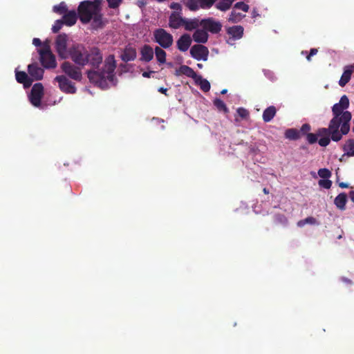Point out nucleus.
Here are the masks:
<instances>
[{"label":"nucleus","instance_id":"40","mask_svg":"<svg viewBox=\"0 0 354 354\" xmlns=\"http://www.w3.org/2000/svg\"><path fill=\"white\" fill-rule=\"evenodd\" d=\"M63 24H64L62 21V20H60V19L56 20L52 27L53 32H54V33L58 32L60 30V29L62 28Z\"/></svg>","mask_w":354,"mask_h":354},{"label":"nucleus","instance_id":"35","mask_svg":"<svg viewBox=\"0 0 354 354\" xmlns=\"http://www.w3.org/2000/svg\"><path fill=\"white\" fill-rule=\"evenodd\" d=\"M244 17L239 12H236L235 10H232L229 17V21L232 23H237L241 20V19Z\"/></svg>","mask_w":354,"mask_h":354},{"label":"nucleus","instance_id":"2","mask_svg":"<svg viewBox=\"0 0 354 354\" xmlns=\"http://www.w3.org/2000/svg\"><path fill=\"white\" fill-rule=\"evenodd\" d=\"M102 0L84 1L78 8V16L83 24H88L93 20V26L95 28L103 26L102 14L101 13V3Z\"/></svg>","mask_w":354,"mask_h":354},{"label":"nucleus","instance_id":"33","mask_svg":"<svg viewBox=\"0 0 354 354\" xmlns=\"http://www.w3.org/2000/svg\"><path fill=\"white\" fill-rule=\"evenodd\" d=\"M53 12L59 14L64 15L67 12L68 8L64 2H61L59 4L54 6L53 8Z\"/></svg>","mask_w":354,"mask_h":354},{"label":"nucleus","instance_id":"30","mask_svg":"<svg viewBox=\"0 0 354 354\" xmlns=\"http://www.w3.org/2000/svg\"><path fill=\"white\" fill-rule=\"evenodd\" d=\"M235 0H221L216 4V8L221 11H226L230 8Z\"/></svg>","mask_w":354,"mask_h":354},{"label":"nucleus","instance_id":"54","mask_svg":"<svg viewBox=\"0 0 354 354\" xmlns=\"http://www.w3.org/2000/svg\"><path fill=\"white\" fill-rule=\"evenodd\" d=\"M158 91L161 93H163L165 94V95H167V88H163V87H160L158 88Z\"/></svg>","mask_w":354,"mask_h":354},{"label":"nucleus","instance_id":"1","mask_svg":"<svg viewBox=\"0 0 354 354\" xmlns=\"http://www.w3.org/2000/svg\"><path fill=\"white\" fill-rule=\"evenodd\" d=\"M68 57L80 67L89 64L93 69L87 71V77L91 83L101 88L108 87L107 81L112 82L114 80L116 62L113 55L106 57L100 69L103 57L98 48L93 47L88 50L82 44H73L68 48Z\"/></svg>","mask_w":354,"mask_h":354},{"label":"nucleus","instance_id":"60","mask_svg":"<svg viewBox=\"0 0 354 354\" xmlns=\"http://www.w3.org/2000/svg\"><path fill=\"white\" fill-rule=\"evenodd\" d=\"M353 127L352 130H353V132L354 133V119H353Z\"/></svg>","mask_w":354,"mask_h":354},{"label":"nucleus","instance_id":"18","mask_svg":"<svg viewBox=\"0 0 354 354\" xmlns=\"http://www.w3.org/2000/svg\"><path fill=\"white\" fill-rule=\"evenodd\" d=\"M175 75L180 76L184 75L188 77L192 78L194 80H196L198 75L189 66L182 65L175 71Z\"/></svg>","mask_w":354,"mask_h":354},{"label":"nucleus","instance_id":"49","mask_svg":"<svg viewBox=\"0 0 354 354\" xmlns=\"http://www.w3.org/2000/svg\"><path fill=\"white\" fill-rule=\"evenodd\" d=\"M32 44L35 46H41V40L39 38H34L33 40H32Z\"/></svg>","mask_w":354,"mask_h":354},{"label":"nucleus","instance_id":"38","mask_svg":"<svg viewBox=\"0 0 354 354\" xmlns=\"http://www.w3.org/2000/svg\"><path fill=\"white\" fill-rule=\"evenodd\" d=\"M318 175L322 178L326 179L329 178L331 176L332 173L329 169L326 168H322L318 170Z\"/></svg>","mask_w":354,"mask_h":354},{"label":"nucleus","instance_id":"57","mask_svg":"<svg viewBox=\"0 0 354 354\" xmlns=\"http://www.w3.org/2000/svg\"><path fill=\"white\" fill-rule=\"evenodd\" d=\"M263 192L265 194H269V190H268L267 188L264 187V188L263 189Z\"/></svg>","mask_w":354,"mask_h":354},{"label":"nucleus","instance_id":"17","mask_svg":"<svg viewBox=\"0 0 354 354\" xmlns=\"http://www.w3.org/2000/svg\"><path fill=\"white\" fill-rule=\"evenodd\" d=\"M15 77L17 82L22 84L25 88L30 87L33 80L24 71H16Z\"/></svg>","mask_w":354,"mask_h":354},{"label":"nucleus","instance_id":"53","mask_svg":"<svg viewBox=\"0 0 354 354\" xmlns=\"http://www.w3.org/2000/svg\"><path fill=\"white\" fill-rule=\"evenodd\" d=\"M306 225L305 219L300 220L297 222V226L299 227H302Z\"/></svg>","mask_w":354,"mask_h":354},{"label":"nucleus","instance_id":"22","mask_svg":"<svg viewBox=\"0 0 354 354\" xmlns=\"http://www.w3.org/2000/svg\"><path fill=\"white\" fill-rule=\"evenodd\" d=\"M77 19V15L75 10H71L67 12L63 15V19L62 21L64 24L71 26H73Z\"/></svg>","mask_w":354,"mask_h":354},{"label":"nucleus","instance_id":"12","mask_svg":"<svg viewBox=\"0 0 354 354\" xmlns=\"http://www.w3.org/2000/svg\"><path fill=\"white\" fill-rule=\"evenodd\" d=\"M191 56L196 60L206 61L208 58V48L201 44H195L190 49Z\"/></svg>","mask_w":354,"mask_h":354},{"label":"nucleus","instance_id":"45","mask_svg":"<svg viewBox=\"0 0 354 354\" xmlns=\"http://www.w3.org/2000/svg\"><path fill=\"white\" fill-rule=\"evenodd\" d=\"M306 224L315 225L317 223L315 218L313 216H308L305 218Z\"/></svg>","mask_w":354,"mask_h":354},{"label":"nucleus","instance_id":"26","mask_svg":"<svg viewBox=\"0 0 354 354\" xmlns=\"http://www.w3.org/2000/svg\"><path fill=\"white\" fill-rule=\"evenodd\" d=\"M200 22L201 21H199V20L197 18H194L192 19L185 18L183 26L185 27V29L186 30L192 31L195 29L196 30L198 27L201 26Z\"/></svg>","mask_w":354,"mask_h":354},{"label":"nucleus","instance_id":"56","mask_svg":"<svg viewBox=\"0 0 354 354\" xmlns=\"http://www.w3.org/2000/svg\"><path fill=\"white\" fill-rule=\"evenodd\" d=\"M349 197L351 200L354 203V191H351L349 192Z\"/></svg>","mask_w":354,"mask_h":354},{"label":"nucleus","instance_id":"28","mask_svg":"<svg viewBox=\"0 0 354 354\" xmlns=\"http://www.w3.org/2000/svg\"><path fill=\"white\" fill-rule=\"evenodd\" d=\"M154 53L159 64H163L166 62L167 53L162 47L156 46L154 49Z\"/></svg>","mask_w":354,"mask_h":354},{"label":"nucleus","instance_id":"4","mask_svg":"<svg viewBox=\"0 0 354 354\" xmlns=\"http://www.w3.org/2000/svg\"><path fill=\"white\" fill-rule=\"evenodd\" d=\"M318 137H322L318 143L322 147H326L330 144V140L335 142H338L342 138L344 135L342 131V127L336 122L333 124V120H330L328 128H319L317 131Z\"/></svg>","mask_w":354,"mask_h":354},{"label":"nucleus","instance_id":"20","mask_svg":"<svg viewBox=\"0 0 354 354\" xmlns=\"http://www.w3.org/2000/svg\"><path fill=\"white\" fill-rule=\"evenodd\" d=\"M354 72V64L345 66L344 71L339 81V85L344 87L351 80V75Z\"/></svg>","mask_w":354,"mask_h":354},{"label":"nucleus","instance_id":"6","mask_svg":"<svg viewBox=\"0 0 354 354\" xmlns=\"http://www.w3.org/2000/svg\"><path fill=\"white\" fill-rule=\"evenodd\" d=\"M153 41L157 43L162 48H169L174 43L171 34L163 28H157L153 32Z\"/></svg>","mask_w":354,"mask_h":354},{"label":"nucleus","instance_id":"31","mask_svg":"<svg viewBox=\"0 0 354 354\" xmlns=\"http://www.w3.org/2000/svg\"><path fill=\"white\" fill-rule=\"evenodd\" d=\"M285 136L288 139L296 140L299 138V132L295 129H288L285 132Z\"/></svg>","mask_w":354,"mask_h":354},{"label":"nucleus","instance_id":"3","mask_svg":"<svg viewBox=\"0 0 354 354\" xmlns=\"http://www.w3.org/2000/svg\"><path fill=\"white\" fill-rule=\"evenodd\" d=\"M349 106L348 97L344 95L341 97L339 102L335 104L332 107L333 117L331 119L333 124L336 122L342 127V131L344 134H348L350 131V122L352 118L351 113L346 111Z\"/></svg>","mask_w":354,"mask_h":354},{"label":"nucleus","instance_id":"10","mask_svg":"<svg viewBox=\"0 0 354 354\" xmlns=\"http://www.w3.org/2000/svg\"><path fill=\"white\" fill-rule=\"evenodd\" d=\"M67 35L66 34H59L57 36L55 40V50L59 57L62 59L68 58V50H67Z\"/></svg>","mask_w":354,"mask_h":354},{"label":"nucleus","instance_id":"51","mask_svg":"<svg viewBox=\"0 0 354 354\" xmlns=\"http://www.w3.org/2000/svg\"><path fill=\"white\" fill-rule=\"evenodd\" d=\"M341 281L344 283H348V284H350L351 285L353 283L352 281L345 277H341Z\"/></svg>","mask_w":354,"mask_h":354},{"label":"nucleus","instance_id":"34","mask_svg":"<svg viewBox=\"0 0 354 354\" xmlns=\"http://www.w3.org/2000/svg\"><path fill=\"white\" fill-rule=\"evenodd\" d=\"M274 221L277 224H281L283 226L287 225L288 221L287 217L282 214H276L274 216Z\"/></svg>","mask_w":354,"mask_h":354},{"label":"nucleus","instance_id":"13","mask_svg":"<svg viewBox=\"0 0 354 354\" xmlns=\"http://www.w3.org/2000/svg\"><path fill=\"white\" fill-rule=\"evenodd\" d=\"M28 72L33 81L41 80L44 73V69L39 67L37 63L29 64L28 66Z\"/></svg>","mask_w":354,"mask_h":354},{"label":"nucleus","instance_id":"11","mask_svg":"<svg viewBox=\"0 0 354 354\" xmlns=\"http://www.w3.org/2000/svg\"><path fill=\"white\" fill-rule=\"evenodd\" d=\"M200 24L206 31H209L212 34L218 33L222 28L221 23L216 21L212 17L202 19Z\"/></svg>","mask_w":354,"mask_h":354},{"label":"nucleus","instance_id":"9","mask_svg":"<svg viewBox=\"0 0 354 354\" xmlns=\"http://www.w3.org/2000/svg\"><path fill=\"white\" fill-rule=\"evenodd\" d=\"M44 96V86L41 83H36L32 87L29 95L30 103L35 107H39Z\"/></svg>","mask_w":354,"mask_h":354},{"label":"nucleus","instance_id":"43","mask_svg":"<svg viewBox=\"0 0 354 354\" xmlns=\"http://www.w3.org/2000/svg\"><path fill=\"white\" fill-rule=\"evenodd\" d=\"M109 7L110 8L115 9L118 8L121 3L122 2V0H106Z\"/></svg>","mask_w":354,"mask_h":354},{"label":"nucleus","instance_id":"58","mask_svg":"<svg viewBox=\"0 0 354 354\" xmlns=\"http://www.w3.org/2000/svg\"><path fill=\"white\" fill-rule=\"evenodd\" d=\"M227 93V89H223L222 91H221V93L222 94H225Z\"/></svg>","mask_w":354,"mask_h":354},{"label":"nucleus","instance_id":"5","mask_svg":"<svg viewBox=\"0 0 354 354\" xmlns=\"http://www.w3.org/2000/svg\"><path fill=\"white\" fill-rule=\"evenodd\" d=\"M40 62L44 68L50 69L57 66L55 56L53 54L49 44L44 43L39 50Z\"/></svg>","mask_w":354,"mask_h":354},{"label":"nucleus","instance_id":"52","mask_svg":"<svg viewBox=\"0 0 354 354\" xmlns=\"http://www.w3.org/2000/svg\"><path fill=\"white\" fill-rule=\"evenodd\" d=\"M153 71H145L143 73H142V76L144 77H147V78H149L151 77V74L153 73Z\"/></svg>","mask_w":354,"mask_h":354},{"label":"nucleus","instance_id":"23","mask_svg":"<svg viewBox=\"0 0 354 354\" xmlns=\"http://www.w3.org/2000/svg\"><path fill=\"white\" fill-rule=\"evenodd\" d=\"M227 32L233 39H239L243 37V28L241 26H234L227 29Z\"/></svg>","mask_w":354,"mask_h":354},{"label":"nucleus","instance_id":"47","mask_svg":"<svg viewBox=\"0 0 354 354\" xmlns=\"http://www.w3.org/2000/svg\"><path fill=\"white\" fill-rule=\"evenodd\" d=\"M310 124H304L301 126V131L303 133H308V131H310Z\"/></svg>","mask_w":354,"mask_h":354},{"label":"nucleus","instance_id":"50","mask_svg":"<svg viewBox=\"0 0 354 354\" xmlns=\"http://www.w3.org/2000/svg\"><path fill=\"white\" fill-rule=\"evenodd\" d=\"M147 4V1H145V0H139L137 3V5L140 7V8H142V7H145L146 5Z\"/></svg>","mask_w":354,"mask_h":354},{"label":"nucleus","instance_id":"29","mask_svg":"<svg viewBox=\"0 0 354 354\" xmlns=\"http://www.w3.org/2000/svg\"><path fill=\"white\" fill-rule=\"evenodd\" d=\"M195 83L200 86L201 89L204 92H207L210 90L209 82L202 77L201 75H198L196 80H194Z\"/></svg>","mask_w":354,"mask_h":354},{"label":"nucleus","instance_id":"39","mask_svg":"<svg viewBox=\"0 0 354 354\" xmlns=\"http://www.w3.org/2000/svg\"><path fill=\"white\" fill-rule=\"evenodd\" d=\"M306 140L310 145L317 142L319 140L317 133H308L306 134Z\"/></svg>","mask_w":354,"mask_h":354},{"label":"nucleus","instance_id":"25","mask_svg":"<svg viewBox=\"0 0 354 354\" xmlns=\"http://www.w3.org/2000/svg\"><path fill=\"white\" fill-rule=\"evenodd\" d=\"M346 202L347 195L345 193H340L335 197L334 200L335 205L338 209L341 210H344L346 209Z\"/></svg>","mask_w":354,"mask_h":354},{"label":"nucleus","instance_id":"8","mask_svg":"<svg viewBox=\"0 0 354 354\" xmlns=\"http://www.w3.org/2000/svg\"><path fill=\"white\" fill-rule=\"evenodd\" d=\"M54 80L58 83L59 89L68 94H74L76 93L77 89L75 84L64 75H57L55 77Z\"/></svg>","mask_w":354,"mask_h":354},{"label":"nucleus","instance_id":"14","mask_svg":"<svg viewBox=\"0 0 354 354\" xmlns=\"http://www.w3.org/2000/svg\"><path fill=\"white\" fill-rule=\"evenodd\" d=\"M137 57V52L135 48L130 45L127 46L122 50L120 58L124 62L133 61Z\"/></svg>","mask_w":354,"mask_h":354},{"label":"nucleus","instance_id":"37","mask_svg":"<svg viewBox=\"0 0 354 354\" xmlns=\"http://www.w3.org/2000/svg\"><path fill=\"white\" fill-rule=\"evenodd\" d=\"M216 0H199L200 7L203 9L210 8L215 3Z\"/></svg>","mask_w":354,"mask_h":354},{"label":"nucleus","instance_id":"19","mask_svg":"<svg viewBox=\"0 0 354 354\" xmlns=\"http://www.w3.org/2000/svg\"><path fill=\"white\" fill-rule=\"evenodd\" d=\"M192 44V39L188 34L183 35L176 41L177 48L180 51L185 52Z\"/></svg>","mask_w":354,"mask_h":354},{"label":"nucleus","instance_id":"42","mask_svg":"<svg viewBox=\"0 0 354 354\" xmlns=\"http://www.w3.org/2000/svg\"><path fill=\"white\" fill-rule=\"evenodd\" d=\"M234 8L241 10L244 12H248L249 10V6L243 1L237 2L235 3Z\"/></svg>","mask_w":354,"mask_h":354},{"label":"nucleus","instance_id":"36","mask_svg":"<svg viewBox=\"0 0 354 354\" xmlns=\"http://www.w3.org/2000/svg\"><path fill=\"white\" fill-rule=\"evenodd\" d=\"M199 1L197 0H188L186 6L192 11H196L199 9L200 4L198 5Z\"/></svg>","mask_w":354,"mask_h":354},{"label":"nucleus","instance_id":"41","mask_svg":"<svg viewBox=\"0 0 354 354\" xmlns=\"http://www.w3.org/2000/svg\"><path fill=\"white\" fill-rule=\"evenodd\" d=\"M318 184L322 187L330 189L332 185V181L328 180V178L322 179L319 180Z\"/></svg>","mask_w":354,"mask_h":354},{"label":"nucleus","instance_id":"55","mask_svg":"<svg viewBox=\"0 0 354 354\" xmlns=\"http://www.w3.org/2000/svg\"><path fill=\"white\" fill-rule=\"evenodd\" d=\"M339 186L341 188H348V185L347 183H344V182L339 183Z\"/></svg>","mask_w":354,"mask_h":354},{"label":"nucleus","instance_id":"32","mask_svg":"<svg viewBox=\"0 0 354 354\" xmlns=\"http://www.w3.org/2000/svg\"><path fill=\"white\" fill-rule=\"evenodd\" d=\"M214 105L216 107V109L219 111H223L224 113H228V111H229V109H227L226 104L221 99L216 98L214 100Z\"/></svg>","mask_w":354,"mask_h":354},{"label":"nucleus","instance_id":"21","mask_svg":"<svg viewBox=\"0 0 354 354\" xmlns=\"http://www.w3.org/2000/svg\"><path fill=\"white\" fill-rule=\"evenodd\" d=\"M208 37L209 35L204 28L196 29L192 35L194 41L198 44L206 43L208 40Z\"/></svg>","mask_w":354,"mask_h":354},{"label":"nucleus","instance_id":"7","mask_svg":"<svg viewBox=\"0 0 354 354\" xmlns=\"http://www.w3.org/2000/svg\"><path fill=\"white\" fill-rule=\"evenodd\" d=\"M60 68L62 72L71 79L77 82L82 80V73L80 66L65 61L62 64Z\"/></svg>","mask_w":354,"mask_h":354},{"label":"nucleus","instance_id":"15","mask_svg":"<svg viewBox=\"0 0 354 354\" xmlns=\"http://www.w3.org/2000/svg\"><path fill=\"white\" fill-rule=\"evenodd\" d=\"M140 60L144 62H149L153 58L154 50L149 44H145L140 48Z\"/></svg>","mask_w":354,"mask_h":354},{"label":"nucleus","instance_id":"16","mask_svg":"<svg viewBox=\"0 0 354 354\" xmlns=\"http://www.w3.org/2000/svg\"><path fill=\"white\" fill-rule=\"evenodd\" d=\"M185 19L180 16L178 13L174 12L169 16V26L171 28L178 29L184 26Z\"/></svg>","mask_w":354,"mask_h":354},{"label":"nucleus","instance_id":"44","mask_svg":"<svg viewBox=\"0 0 354 354\" xmlns=\"http://www.w3.org/2000/svg\"><path fill=\"white\" fill-rule=\"evenodd\" d=\"M236 112L238 115L243 119H245L249 116L248 111L243 107L238 108Z\"/></svg>","mask_w":354,"mask_h":354},{"label":"nucleus","instance_id":"24","mask_svg":"<svg viewBox=\"0 0 354 354\" xmlns=\"http://www.w3.org/2000/svg\"><path fill=\"white\" fill-rule=\"evenodd\" d=\"M277 113V109L274 106H270L268 108H266L263 112V120L265 122H270L274 117L276 115Z\"/></svg>","mask_w":354,"mask_h":354},{"label":"nucleus","instance_id":"46","mask_svg":"<svg viewBox=\"0 0 354 354\" xmlns=\"http://www.w3.org/2000/svg\"><path fill=\"white\" fill-rule=\"evenodd\" d=\"M318 52L317 48H311L309 54L306 56V59L310 62L311 60V57L315 55Z\"/></svg>","mask_w":354,"mask_h":354},{"label":"nucleus","instance_id":"59","mask_svg":"<svg viewBox=\"0 0 354 354\" xmlns=\"http://www.w3.org/2000/svg\"><path fill=\"white\" fill-rule=\"evenodd\" d=\"M197 66L200 68H201L203 67V64H198Z\"/></svg>","mask_w":354,"mask_h":354},{"label":"nucleus","instance_id":"48","mask_svg":"<svg viewBox=\"0 0 354 354\" xmlns=\"http://www.w3.org/2000/svg\"><path fill=\"white\" fill-rule=\"evenodd\" d=\"M170 8L173 10H181V6L178 3H175V2L171 3L170 5Z\"/></svg>","mask_w":354,"mask_h":354},{"label":"nucleus","instance_id":"27","mask_svg":"<svg viewBox=\"0 0 354 354\" xmlns=\"http://www.w3.org/2000/svg\"><path fill=\"white\" fill-rule=\"evenodd\" d=\"M342 149L344 151L343 156H354V140L348 139L346 141L345 144L342 147Z\"/></svg>","mask_w":354,"mask_h":354}]
</instances>
